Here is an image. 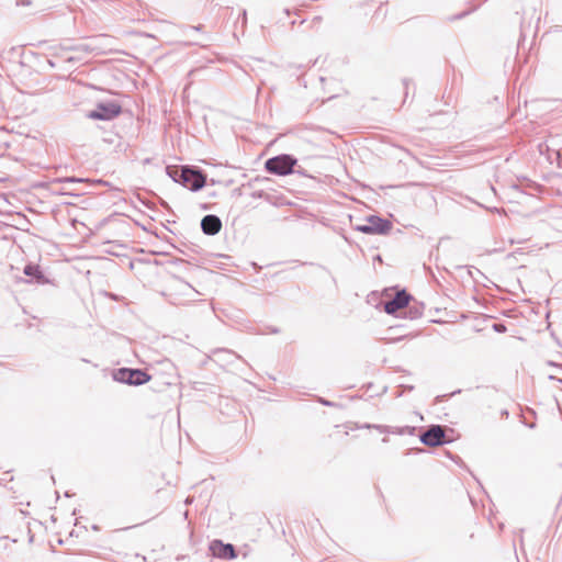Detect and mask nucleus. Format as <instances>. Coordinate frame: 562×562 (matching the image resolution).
Returning <instances> with one entry per match:
<instances>
[{
  "instance_id": "obj_7",
  "label": "nucleus",
  "mask_w": 562,
  "mask_h": 562,
  "mask_svg": "<svg viewBox=\"0 0 562 562\" xmlns=\"http://www.w3.org/2000/svg\"><path fill=\"white\" fill-rule=\"evenodd\" d=\"M420 440L429 447L440 446L445 442V429L439 425L431 426L422 435Z\"/></svg>"
},
{
  "instance_id": "obj_5",
  "label": "nucleus",
  "mask_w": 562,
  "mask_h": 562,
  "mask_svg": "<svg viewBox=\"0 0 562 562\" xmlns=\"http://www.w3.org/2000/svg\"><path fill=\"white\" fill-rule=\"evenodd\" d=\"M181 179L184 186L192 191L202 189L205 186V176L200 171L183 167L181 170Z\"/></svg>"
},
{
  "instance_id": "obj_4",
  "label": "nucleus",
  "mask_w": 562,
  "mask_h": 562,
  "mask_svg": "<svg viewBox=\"0 0 562 562\" xmlns=\"http://www.w3.org/2000/svg\"><path fill=\"white\" fill-rule=\"evenodd\" d=\"M121 113V106L116 102L100 103L97 109L88 113L91 120L109 121Z\"/></svg>"
},
{
  "instance_id": "obj_11",
  "label": "nucleus",
  "mask_w": 562,
  "mask_h": 562,
  "mask_svg": "<svg viewBox=\"0 0 562 562\" xmlns=\"http://www.w3.org/2000/svg\"><path fill=\"white\" fill-rule=\"evenodd\" d=\"M24 273L29 277H33L36 279H40L42 277V272L40 270V267L37 265H27L24 268Z\"/></svg>"
},
{
  "instance_id": "obj_1",
  "label": "nucleus",
  "mask_w": 562,
  "mask_h": 562,
  "mask_svg": "<svg viewBox=\"0 0 562 562\" xmlns=\"http://www.w3.org/2000/svg\"><path fill=\"white\" fill-rule=\"evenodd\" d=\"M355 229L364 234L385 235L392 229V223L379 216L371 215L366 218L363 224L357 225Z\"/></svg>"
},
{
  "instance_id": "obj_3",
  "label": "nucleus",
  "mask_w": 562,
  "mask_h": 562,
  "mask_svg": "<svg viewBox=\"0 0 562 562\" xmlns=\"http://www.w3.org/2000/svg\"><path fill=\"white\" fill-rule=\"evenodd\" d=\"M294 162L290 156H278L266 161V169L271 173L286 175L292 171Z\"/></svg>"
},
{
  "instance_id": "obj_14",
  "label": "nucleus",
  "mask_w": 562,
  "mask_h": 562,
  "mask_svg": "<svg viewBox=\"0 0 562 562\" xmlns=\"http://www.w3.org/2000/svg\"><path fill=\"white\" fill-rule=\"evenodd\" d=\"M66 181L74 182V181H78V180H77V179H75V178H68V179H66Z\"/></svg>"
},
{
  "instance_id": "obj_13",
  "label": "nucleus",
  "mask_w": 562,
  "mask_h": 562,
  "mask_svg": "<svg viewBox=\"0 0 562 562\" xmlns=\"http://www.w3.org/2000/svg\"><path fill=\"white\" fill-rule=\"evenodd\" d=\"M390 291H391V290H385V291L383 292V296H384V297L390 296V293H389Z\"/></svg>"
},
{
  "instance_id": "obj_10",
  "label": "nucleus",
  "mask_w": 562,
  "mask_h": 562,
  "mask_svg": "<svg viewBox=\"0 0 562 562\" xmlns=\"http://www.w3.org/2000/svg\"><path fill=\"white\" fill-rule=\"evenodd\" d=\"M16 529L19 531L18 533L12 531L7 538H11L13 542H18L19 540H32L31 529L24 519L16 524Z\"/></svg>"
},
{
  "instance_id": "obj_2",
  "label": "nucleus",
  "mask_w": 562,
  "mask_h": 562,
  "mask_svg": "<svg viewBox=\"0 0 562 562\" xmlns=\"http://www.w3.org/2000/svg\"><path fill=\"white\" fill-rule=\"evenodd\" d=\"M115 381L130 385H142L150 381L151 376L139 369L122 368L114 372Z\"/></svg>"
},
{
  "instance_id": "obj_9",
  "label": "nucleus",
  "mask_w": 562,
  "mask_h": 562,
  "mask_svg": "<svg viewBox=\"0 0 562 562\" xmlns=\"http://www.w3.org/2000/svg\"><path fill=\"white\" fill-rule=\"evenodd\" d=\"M202 229L207 235H215L222 228L221 220L215 215H206L201 223Z\"/></svg>"
},
{
  "instance_id": "obj_12",
  "label": "nucleus",
  "mask_w": 562,
  "mask_h": 562,
  "mask_svg": "<svg viewBox=\"0 0 562 562\" xmlns=\"http://www.w3.org/2000/svg\"><path fill=\"white\" fill-rule=\"evenodd\" d=\"M16 4L18 5H30L31 1L30 0H18Z\"/></svg>"
},
{
  "instance_id": "obj_8",
  "label": "nucleus",
  "mask_w": 562,
  "mask_h": 562,
  "mask_svg": "<svg viewBox=\"0 0 562 562\" xmlns=\"http://www.w3.org/2000/svg\"><path fill=\"white\" fill-rule=\"evenodd\" d=\"M210 550L214 557L221 558V559H234L236 557L235 549L232 544L223 543L220 540H214L210 544Z\"/></svg>"
},
{
  "instance_id": "obj_6",
  "label": "nucleus",
  "mask_w": 562,
  "mask_h": 562,
  "mask_svg": "<svg viewBox=\"0 0 562 562\" xmlns=\"http://www.w3.org/2000/svg\"><path fill=\"white\" fill-rule=\"evenodd\" d=\"M412 301V295L405 290L396 291L395 296L384 303V311L390 315H395L397 311L405 308Z\"/></svg>"
}]
</instances>
